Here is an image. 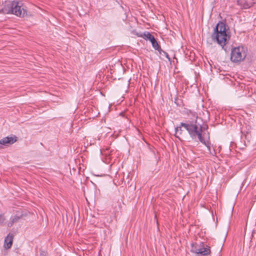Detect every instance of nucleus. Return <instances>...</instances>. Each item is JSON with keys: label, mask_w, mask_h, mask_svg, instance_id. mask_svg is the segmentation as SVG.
<instances>
[{"label": "nucleus", "mask_w": 256, "mask_h": 256, "mask_svg": "<svg viewBox=\"0 0 256 256\" xmlns=\"http://www.w3.org/2000/svg\"><path fill=\"white\" fill-rule=\"evenodd\" d=\"M182 126L184 127L188 131L189 134L190 135L192 138H195L197 136L199 140L202 143L206 145L208 148V150H210V146L208 142L206 140L204 136H202V129L200 126L198 127L196 124H188L182 122L180 124V126L176 128L175 136L180 140V136L182 134Z\"/></svg>", "instance_id": "obj_1"}, {"label": "nucleus", "mask_w": 256, "mask_h": 256, "mask_svg": "<svg viewBox=\"0 0 256 256\" xmlns=\"http://www.w3.org/2000/svg\"><path fill=\"white\" fill-rule=\"evenodd\" d=\"M230 33L226 30V24L224 22H219L214 29L212 36V40L216 41L220 45L224 46L230 39Z\"/></svg>", "instance_id": "obj_2"}, {"label": "nucleus", "mask_w": 256, "mask_h": 256, "mask_svg": "<svg viewBox=\"0 0 256 256\" xmlns=\"http://www.w3.org/2000/svg\"><path fill=\"white\" fill-rule=\"evenodd\" d=\"M246 56V54L243 47L238 46L232 49L230 59L234 62L243 60Z\"/></svg>", "instance_id": "obj_3"}, {"label": "nucleus", "mask_w": 256, "mask_h": 256, "mask_svg": "<svg viewBox=\"0 0 256 256\" xmlns=\"http://www.w3.org/2000/svg\"><path fill=\"white\" fill-rule=\"evenodd\" d=\"M191 251L196 254H200L203 256H208L210 253V247L203 243H200V244H192Z\"/></svg>", "instance_id": "obj_4"}, {"label": "nucleus", "mask_w": 256, "mask_h": 256, "mask_svg": "<svg viewBox=\"0 0 256 256\" xmlns=\"http://www.w3.org/2000/svg\"><path fill=\"white\" fill-rule=\"evenodd\" d=\"M12 14L20 18H24L27 15V11L24 8H22L19 2L14 1Z\"/></svg>", "instance_id": "obj_5"}, {"label": "nucleus", "mask_w": 256, "mask_h": 256, "mask_svg": "<svg viewBox=\"0 0 256 256\" xmlns=\"http://www.w3.org/2000/svg\"><path fill=\"white\" fill-rule=\"evenodd\" d=\"M144 38L152 42V46L156 50H158L160 48L158 42L154 38V36L152 35L150 32H147L144 34Z\"/></svg>", "instance_id": "obj_6"}, {"label": "nucleus", "mask_w": 256, "mask_h": 256, "mask_svg": "<svg viewBox=\"0 0 256 256\" xmlns=\"http://www.w3.org/2000/svg\"><path fill=\"white\" fill-rule=\"evenodd\" d=\"M237 2L243 8H248L255 3V0H238Z\"/></svg>", "instance_id": "obj_7"}, {"label": "nucleus", "mask_w": 256, "mask_h": 256, "mask_svg": "<svg viewBox=\"0 0 256 256\" xmlns=\"http://www.w3.org/2000/svg\"><path fill=\"white\" fill-rule=\"evenodd\" d=\"M14 4V1L6 4L2 10V12L5 14H12Z\"/></svg>", "instance_id": "obj_8"}, {"label": "nucleus", "mask_w": 256, "mask_h": 256, "mask_svg": "<svg viewBox=\"0 0 256 256\" xmlns=\"http://www.w3.org/2000/svg\"><path fill=\"white\" fill-rule=\"evenodd\" d=\"M16 137L12 136H7L4 138L0 140V144L4 146H8V144H12L16 142Z\"/></svg>", "instance_id": "obj_9"}, {"label": "nucleus", "mask_w": 256, "mask_h": 256, "mask_svg": "<svg viewBox=\"0 0 256 256\" xmlns=\"http://www.w3.org/2000/svg\"><path fill=\"white\" fill-rule=\"evenodd\" d=\"M13 236L10 234H8L5 238L4 247L6 248H10L12 244Z\"/></svg>", "instance_id": "obj_10"}, {"label": "nucleus", "mask_w": 256, "mask_h": 256, "mask_svg": "<svg viewBox=\"0 0 256 256\" xmlns=\"http://www.w3.org/2000/svg\"><path fill=\"white\" fill-rule=\"evenodd\" d=\"M19 219V218L18 217H14L12 218V220L8 224V226L9 227H10L12 226L14 222H16Z\"/></svg>", "instance_id": "obj_11"}, {"label": "nucleus", "mask_w": 256, "mask_h": 256, "mask_svg": "<svg viewBox=\"0 0 256 256\" xmlns=\"http://www.w3.org/2000/svg\"><path fill=\"white\" fill-rule=\"evenodd\" d=\"M5 220V218L3 215H0V224H2Z\"/></svg>", "instance_id": "obj_12"}]
</instances>
